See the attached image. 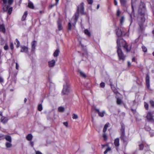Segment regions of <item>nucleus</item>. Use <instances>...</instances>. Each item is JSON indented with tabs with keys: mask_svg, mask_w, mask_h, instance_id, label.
Listing matches in <instances>:
<instances>
[{
	"mask_svg": "<svg viewBox=\"0 0 154 154\" xmlns=\"http://www.w3.org/2000/svg\"><path fill=\"white\" fill-rule=\"evenodd\" d=\"M100 7V5H98L97 6V9H98Z\"/></svg>",
	"mask_w": 154,
	"mask_h": 154,
	"instance_id": "obj_60",
	"label": "nucleus"
},
{
	"mask_svg": "<svg viewBox=\"0 0 154 154\" xmlns=\"http://www.w3.org/2000/svg\"><path fill=\"white\" fill-rule=\"evenodd\" d=\"M3 2L2 6L3 9L5 11H6L8 9L10 5L13 2V0H8L7 2V0H2Z\"/></svg>",
	"mask_w": 154,
	"mask_h": 154,
	"instance_id": "obj_4",
	"label": "nucleus"
},
{
	"mask_svg": "<svg viewBox=\"0 0 154 154\" xmlns=\"http://www.w3.org/2000/svg\"><path fill=\"white\" fill-rule=\"evenodd\" d=\"M84 33L85 34L88 36L89 37L91 36L90 32L87 29H86L84 30Z\"/></svg>",
	"mask_w": 154,
	"mask_h": 154,
	"instance_id": "obj_24",
	"label": "nucleus"
},
{
	"mask_svg": "<svg viewBox=\"0 0 154 154\" xmlns=\"http://www.w3.org/2000/svg\"><path fill=\"white\" fill-rule=\"evenodd\" d=\"M8 49V45L7 44H5L4 47V49L5 50H7Z\"/></svg>",
	"mask_w": 154,
	"mask_h": 154,
	"instance_id": "obj_47",
	"label": "nucleus"
},
{
	"mask_svg": "<svg viewBox=\"0 0 154 154\" xmlns=\"http://www.w3.org/2000/svg\"><path fill=\"white\" fill-rule=\"evenodd\" d=\"M146 118L150 121L154 122V119H153V116L151 112H149L147 113Z\"/></svg>",
	"mask_w": 154,
	"mask_h": 154,
	"instance_id": "obj_5",
	"label": "nucleus"
},
{
	"mask_svg": "<svg viewBox=\"0 0 154 154\" xmlns=\"http://www.w3.org/2000/svg\"><path fill=\"white\" fill-rule=\"evenodd\" d=\"M103 137L104 140H106L107 139V137L105 134H103Z\"/></svg>",
	"mask_w": 154,
	"mask_h": 154,
	"instance_id": "obj_37",
	"label": "nucleus"
},
{
	"mask_svg": "<svg viewBox=\"0 0 154 154\" xmlns=\"http://www.w3.org/2000/svg\"><path fill=\"white\" fill-rule=\"evenodd\" d=\"M114 144L115 146H119V139L118 138L116 139L114 142Z\"/></svg>",
	"mask_w": 154,
	"mask_h": 154,
	"instance_id": "obj_17",
	"label": "nucleus"
},
{
	"mask_svg": "<svg viewBox=\"0 0 154 154\" xmlns=\"http://www.w3.org/2000/svg\"><path fill=\"white\" fill-rule=\"evenodd\" d=\"M146 84L147 87L149 88L150 87L149 77L148 75H147L146 78Z\"/></svg>",
	"mask_w": 154,
	"mask_h": 154,
	"instance_id": "obj_7",
	"label": "nucleus"
},
{
	"mask_svg": "<svg viewBox=\"0 0 154 154\" xmlns=\"http://www.w3.org/2000/svg\"><path fill=\"white\" fill-rule=\"evenodd\" d=\"M0 31L3 33L5 32V29L4 25L3 24L0 25Z\"/></svg>",
	"mask_w": 154,
	"mask_h": 154,
	"instance_id": "obj_13",
	"label": "nucleus"
},
{
	"mask_svg": "<svg viewBox=\"0 0 154 154\" xmlns=\"http://www.w3.org/2000/svg\"><path fill=\"white\" fill-rule=\"evenodd\" d=\"M142 48L143 50V51L145 52H147V48L144 46H142Z\"/></svg>",
	"mask_w": 154,
	"mask_h": 154,
	"instance_id": "obj_38",
	"label": "nucleus"
},
{
	"mask_svg": "<svg viewBox=\"0 0 154 154\" xmlns=\"http://www.w3.org/2000/svg\"><path fill=\"white\" fill-rule=\"evenodd\" d=\"M125 18L123 16L122 17L120 20V22L121 24H122L124 23V21Z\"/></svg>",
	"mask_w": 154,
	"mask_h": 154,
	"instance_id": "obj_32",
	"label": "nucleus"
},
{
	"mask_svg": "<svg viewBox=\"0 0 154 154\" xmlns=\"http://www.w3.org/2000/svg\"><path fill=\"white\" fill-rule=\"evenodd\" d=\"M56 5L55 4H54L53 5H51L50 6V8H52L53 7H54V6Z\"/></svg>",
	"mask_w": 154,
	"mask_h": 154,
	"instance_id": "obj_55",
	"label": "nucleus"
},
{
	"mask_svg": "<svg viewBox=\"0 0 154 154\" xmlns=\"http://www.w3.org/2000/svg\"><path fill=\"white\" fill-rule=\"evenodd\" d=\"M87 1L89 4H91L93 2V0H87Z\"/></svg>",
	"mask_w": 154,
	"mask_h": 154,
	"instance_id": "obj_46",
	"label": "nucleus"
},
{
	"mask_svg": "<svg viewBox=\"0 0 154 154\" xmlns=\"http://www.w3.org/2000/svg\"><path fill=\"white\" fill-rule=\"evenodd\" d=\"M151 106L153 107H154V101L153 100H150L149 101Z\"/></svg>",
	"mask_w": 154,
	"mask_h": 154,
	"instance_id": "obj_40",
	"label": "nucleus"
},
{
	"mask_svg": "<svg viewBox=\"0 0 154 154\" xmlns=\"http://www.w3.org/2000/svg\"><path fill=\"white\" fill-rule=\"evenodd\" d=\"M109 125V123H106L105 124V126L104 127V128L103 129V132H105L107 130V128L108 127Z\"/></svg>",
	"mask_w": 154,
	"mask_h": 154,
	"instance_id": "obj_26",
	"label": "nucleus"
},
{
	"mask_svg": "<svg viewBox=\"0 0 154 154\" xmlns=\"http://www.w3.org/2000/svg\"><path fill=\"white\" fill-rule=\"evenodd\" d=\"M144 107L146 110H148L149 108V105L146 103L144 102Z\"/></svg>",
	"mask_w": 154,
	"mask_h": 154,
	"instance_id": "obj_35",
	"label": "nucleus"
},
{
	"mask_svg": "<svg viewBox=\"0 0 154 154\" xmlns=\"http://www.w3.org/2000/svg\"><path fill=\"white\" fill-rule=\"evenodd\" d=\"M102 146L103 147H105V146L106 145H102Z\"/></svg>",
	"mask_w": 154,
	"mask_h": 154,
	"instance_id": "obj_62",
	"label": "nucleus"
},
{
	"mask_svg": "<svg viewBox=\"0 0 154 154\" xmlns=\"http://www.w3.org/2000/svg\"><path fill=\"white\" fill-rule=\"evenodd\" d=\"M72 118L73 119H76L78 118V116L76 114H73L72 115Z\"/></svg>",
	"mask_w": 154,
	"mask_h": 154,
	"instance_id": "obj_36",
	"label": "nucleus"
},
{
	"mask_svg": "<svg viewBox=\"0 0 154 154\" xmlns=\"http://www.w3.org/2000/svg\"><path fill=\"white\" fill-rule=\"evenodd\" d=\"M100 86L102 88H104L105 86V84L104 82H101L100 84Z\"/></svg>",
	"mask_w": 154,
	"mask_h": 154,
	"instance_id": "obj_44",
	"label": "nucleus"
},
{
	"mask_svg": "<svg viewBox=\"0 0 154 154\" xmlns=\"http://www.w3.org/2000/svg\"><path fill=\"white\" fill-rule=\"evenodd\" d=\"M58 30L60 31L63 29V27L61 25V23L60 20H58L57 23Z\"/></svg>",
	"mask_w": 154,
	"mask_h": 154,
	"instance_id": "obj_16",
	"label": "nucleus"
},
{
	"mask_svg": "<svg viewBox=\"0 0 154 154\" xmlns=\"http://www.w3.org/2000/svg\"><path fill=\"white\" fill-rule=\"evenodd\" d=\"M12 142H7L5 143V146L7 148H11L12 146Z\"/></svg>",
	"mask_w": 154,
	"mask_h": 154,
	"instance_id": "obj_19",
	"label": "nucleus"
},
{
	"mask_svg": "<svg viewBox=\"0 0 154 154\" xmlns=\"http://www.w3.org/2000/svg\"><path fill=\"white\" fill-rule=\"evenodd\" d=\"M60 51L59 49H56L53 55L54 57H57L59 55Z\"/></svg>",
	"mask_w": 154,
	"mask_h": 154,
	"instance_id": "obj_14",
	"label": "nucleus"
},
{
	"mask_svg": "<svg viewBox=\"0 0 154 154\" xmlns=\"http://www.w3.org/2000/svg\"><path fill=\"white\" fill-rule=\"evenodd\" d=\"M132 61L133 62H135V59L134 57H133L132 59Z\"/></svg>",
	"mask_w": 154,
	"mask_h": 154,
	"instance_id": "obj_58",
	"label": "nucleus"
},
{
	"mask_svg": "<svg viewBox=\"0 0 154 154\" xmlns=\"http://www.w3.org/2000/svg\"><path fill=\"white\" fill-rule=\"evenodd\" d=\"M152 32L153 34H154V30L152 31Z\"/></svg>",
	"mask_w": 154,
	"mask_h": 154,
	"instance_id": "obj_63",
	"label": "nucleus"
},
{
	"mask_svg": "<svg viewBox=\"0 0 154 154\" xmlns=\"http://www.w3.org/2000/svg\"><path fill=\"white\" fill-rule=\"evenodd\" d=\"M121 14V11H120L119 9H118L117 11L116 15L117 17H119Z\"/></svg>",
	"mask_w": 154,
	"mask_h": 154,
	"instance_id": "obj_31",
	"label": "nucleus"
},
{
	"mask_svg": "<svg viewBox=\"0 0 154 154\" xmlns=\"http://www.w3.org/2000/svg\"><path fill=\"white\" fill-rule=\"evenodd\" d=\"M137 0H131V7H132V11L131 13L130 14V15L131 17V18L132 17V15H134V8L135 6V2L137 1Z\"/></svg>",
	"mask_w": 154,
	"mask_h": 154,
	"instance_id": "obj_6",
	"label": "nucleus"
},
{
	"mask_svg": "<svg viewBox=\"0 0 154 154\" xmlns=\"http://www.w3.org/2000/svg\"><path fill=\"white\" fill-rule=\"evenodd\" d=\"M16 68L17 69H19V65L17 63H16Z\"/></svg>",
	"mask_w": 154,
	"mask_h": 154,
	"instance_id": "obj_50",
	"label": "nucleus"
},
{
	"mask_svg": "<svg viewBox=\"0 0 154 154\" xmlns=\"http://www.w3.org/2000/svg\"><path fill=\"white\" fill-rule=\"evenodd\" d=\"M150 136L152 137L154 135V131L151 130L149 132Z\"/></svg>",
	"mask_w": 154,
	"mask_h": 154,
	"instance_id": "obj_42",
	"label": "nucleus"
},
{
	"mask_svg": "<svg viewBox=\"0 0 154 154\" xmlns=\"http://www.w3.org/2000/svg\"><path fill=\"white\" fill-rule=\"evenodd\" d=\"M122 103V100L119 99V98H117V103L118 105H120Z\"/></svg>",
	"mask_w": 154,
	"mask_h": 154,
	"instance_id": "obj_33",
	"label": "nucleus"
},
{
	"mask_svg": "<svg viewBox=\"0 0 154 154\" xmlns=\"http://www.w3.org/2000/svg\"><path fill=\"white\" fill-rule=\"evenodd\" d=\"M114 4L115 5H117V2L116 0H114Z\"/></svg>",
	"mask_w": 154,
	"mask_h": 154,
	"instance_id": "obj_53",
	"label": "nucleus"
},
{
	"mask_svg": "<svg viewBox=\"0 0 154 154\" xmlns=\"http://www.w3.org/2000/svg\"><path fill=\"white\" fill-rule=\"evenodd\" d=\"M56 63V61L54 60H52L49 61L48 62V66L49 67H53L55 65Z\"/></svg>",
	"mask_w": 154,
	"mask_h": 154,
	"instance_id": "obj_9",
	"label": "nucleus"
},
{
	"mask_svg": "<svg viewBox=\"0 0 154 154\" xmlns=\"http://www.w3.org/2000/svg\"><path fill=\"white\" fill-rule=\"evenodd\" d=\"M8 120V119L7 117H2L1 118V122L4 124L6 123Z\"/></svg>",
	"mask_w": 154,
	"mask_h": 154,
	"instance_id": "obj_12",
	"label": "nucleus"
},
{
	"mask_svg": "<svg viewBox=\"0 0 154 154\" xmlns=\"http://www.w3.org/2000/svg\"><path fill=\"white\" fill-rule=\"evenodd\" d=\"M5 140L9 142H12V139L11 137L9 135H5Z\"/></svg>",
	"mask_w": 154,
	"mask_h": 154,
	"instance_id": "obj_15",
	"label": "nucleus"
},
{
	"mask_svg": "<svg viewBox=\"0 0 154 154\" xmlns=\"http://www.w3.org/2000/svg\"><path fill=\"white\" fill-rule=\"evenodd\" d=\"M116 35L118 37L122 35V31L119 29H116Z\"/></svg>",
	"mask_w": 154,
	"mask_h": 154,
	"instance_id": "obj_18",
	"label": "nucleus"
},
{
	"mask_svg": "<svg viewBox=\"0 0 154 154\" xmlns=\"http://www.w3.org/2000/svg\"><path fill=\"white\" fill-rule=\"evenodd\" d=\"M112 89L113 90V91L114 93H116V90H113V88H112Z\"/></svg>",
	"mask_w": 154,
	"mask_h": 154,
	"instance_id": "obj_61",
	"label": "nucleus"
},
{
	"mask_svg": "<svg viewBox=\"0 0 154 154\" xmlns=\"http://www.w3.org/2000/svg\"><path fill=\"white\" fill-rule=\"evenodd\" d=\"M30 144L32 146H33L34 145L33 142L32 141H31L30 142Z\"/></svg>",
	"mask_w": 154,
	"mask_h": 154,
	"instance_id": "obj_54",
	"label": "nucleus"
},
{
	"mask_svg": "<svg viewBox=\"0 0 154 154\" xmlns=\"http://www.w3.org/2000/svg\"><path fill=\"white\" fill-rule=\"evenodd\" d=\"M28 6L29 8L31 9H34V6L33 4L31 2H29Z\"/></svg>",
	"mask_w": 154,
	"mask_h": 154,
	"instance_id": "obj_20",
	"label": "nucleus"
},
{
	"mask_svg": "<svg viewBox=\"0 0 154 154\" xmlns=\"http://www.w3.org/2000/svg\"><path fill=\"white\" fill-rule=\"evenodd\" d=\"M121 42H125L122 39H118L117 41V53L119 57V60H125V56L124 55L122 50L120 48L121 46Z\"/></svg>",
	"mask_w": 154,
	"mask_h": 154,
	"instance_id": "obj_2",
	"label": "nucleus"
},
{
	"mask_svg": "<svg viewBox=\"0 0 154 154\" xmlns=\"http://www.w3.org/2000/svg\"><path fill=\"white\" fill-rule=\"evenodd\" d=\"M36 42L35 41H34L32 42V51H34L35 50Z\"/></svg>",
	"mask_w": 154,
	"mask_h": 154,
	"instance_id": "obj_10",
	"label": "nucleus"
},
{
	"mask_svg": "<svg viewBox=\"0 0 154 154\" xmlns=\"http://www.w3.org/2000/svg\"><path fill=\"white\" fill-rule=\"evenodd\" d=\"M123 47L126 49V50L128 51V45H125L124 46H123Z\"/></svg>",
	"mask_w": 154,
	"mask_h": 154,
	"instance_id": "obj_49",
	"label": "nucleus"
},
{
	"mask_svg": "<svg viewBox=\"0 0 154 154\" xmlns=\"http://www.w3.org/2000/svg\"><path fill=\"white\" fill-rule=\"evenodd\" d=\"M125 137V133L124 131L122 132V133L121 136V139L122 140H124V138Z\"/></svg>",
	"mask_w": 154,
	"mask_h": 154,
	"instance_id": "obj_41",
	"label": "nucleus"
},
{
	"mask_svg": "<svg viewBox=\"0 0 154 154\" xmlns=\"http://www.w3.org/2000/svg\"><path fill=\"white\" fill-rule=\"evenodd\" d=\"M111 149L110 147H108L106 150L104 152V154H106L108 152L111 150Z\"/></svg>",
	"mask_w": 154,
	"mask_h": 154,
	"instance_id": "obj_34",
	"label": "nucleus"
},
{
	"mask_svg": "<svg viewBox=\"0 0 154 154\" xmlns=\"http://www.w3.org/2000/svg\"><path fill=\"white\" fill-rule=\"evenodd\" d=\"M139 149L141 150H142L144 147V145L142 143H139L138 145Z\"/></svg>",
	"mask_w": 154,
	"mask_h": 154,
	"instance_id": "obj_27",
	"label": "nucleus"
},
{
	"mask_svg": "<svg viewBox=\"0 0 154 154\" xmlns=\"http://www.w3.org/2000/svg\"><path fill=\"white\" fill-rule=\"evenodd\" d=\"M32 136L31 134H28L26 137V139L29 141L32 140Z\"/></svg>",
	"mask_w": 154,
	"mask_h": 154,
	"instance_id": "obj_21",
	"label": "nucleus"
},
{
	"mask_svg": "<svg viewBox=\"0 0 154 154\" xmlns=\"http://www.w3.org/2000/svg\"><path fill=\"white\" fill-rule=\"evenodd\" d=\"M27 101V99L25 98L24 99V103H25Z\"/></svg>",
	"mask_w": 154,
	"mask_h": 154,
	"instance_id": "obj_59",
	"label": "nucleus"
},
{
	"mask_svg": "<svg viewBox=\"0 0 154 154\" xmlns=\"http://www.w3.org/2000/svg\"><path fill=\"white\" fill-rule=\"evenodd\" d=\"M36 154H42L39 151H36Z\"/></svg>",
	"mask_w": 154,
	"mask_h": 154,
	"instance_id": "obj_52",
	"label": "nucleus"
},
{
	"mask_svg": "<svg viewBox=\"0 0 154 154\" xmlns=\"http://www.w3.org/2000/svg\"><path fill=\"white\" fill-rule=\"evenodd\" d=\"M15 44H16V47L17 48L19 47L20 45V43L19 41L17 39H16Z\"/></svg>",
	"mask_w": 154,
	"mask_h": 154,
	"instance_id": "obj_30",
	"label": "nucleus"
},
{
	"mask_svg": "<svg viewBox=\"0 0 154 154\" xmlns=\"http://www.w3.org/2000/svg\"><path fill=\"white\" fill-rule=\"evenodd\" d=\"M58 110L59 112H63L64 111L65 109L64 107L63 106H60L58 108Z\"/></svg>",
	"mask_w": 154,
	"mask_h": 154,
	"instance_id": "obj_25",
	"label": "nucleus"
},
{
	"mask_svg": "<svg viewBox=\"0 0 154 154\" xmlns=\"http://www.w3.org/2000/svg\"><path fill=\"white\" fill-rule=\"evenodd\" d=\"M71 91L72 90L69 84L66 83L63 85V88L61 92L62 94L63 95H68Z\"/></svg>",
	"mask_w": 154,
	"mask_h": 154,
	"instance_id": "obj_3",
	"label": "nucleus"
},
{
	"mask_svg": "<svg viewBox=\"0 0 154 154\" xmlns=\"http://www.w3.org/2000/svg\"><path fill=\"white\" fill-rule=\"evenodd\" d=\"M63 124L66 127H68V123L67 122H64Z\"/></svg>",
	"mask_w": 154,
	"mask_h": 154,
	"instance_id": "obj_48",
	"label": "nucleus"
},
{
	"mask_svg": "<svg viewBox=\"0 0 154 154\" xmlns=\"http://www.w3.org/2000/svg\"><path fill=\"white\" fill-rule=\"evenodd\" d=\"M12 11V8H10L8 10V13L9 14H10Z\"/></svg>",
	"mask_w": 154,
	"mask_h": 154,
	"instance_id": "obj_51",
	"label": "nucleus"
},
{
	"mask_svg": "<svg viewBox=\"0 0 154 154\" xmlns=\"http://www.w3.org/2000/svg\"><path fill=\"white\" fill-rule=\"evenodd\" d=\"M59 0H56V3L55 4V5H57L59 2Z\"/></svg>",
	"mask_w": 154,
	"mask_h": 154,
	"instance_id": "obj_56",
	"label": "nucleus"
},
{
	"mask_svg": "<svg viewBox=\"0 0 154 154\" xmlns=\"http://www.w3.org/2000/svg\"><path fill=\"white\" fill-rule=\"evenodd\" d=\"M95 110H96L98 113L99 116L101 117H103L104 116V114L105 113V111L102 112H100L99 109L95 108Z\"/></svg>",
	"mask_w": 154,
	"mask_h": 154,
	"instance_id": "obj_8",
	"label": "nucleus"
},
{
	"mask_svg": "<svg viewBox=\"0 0 154 154\" xmlns=\"http://www.w3.org/2000/svg\"><path fill=\"white\" fill-rule=\"evenodd\" d=\"M79 13L83 15L86 14L84 12V3L83 2L81 3L78 6L77 11L72 18V20H73L74 21V23L73 24L74 25L75 24L79 17Z\"/></svg>",
	"mask_w": 154,
	"mask_h": 154,
	"instance_id": "obj_1",
	"label": "nucleus"
},
{
	"mask_svg": "<svg viewBox=\"0 0 154 154\" xmlns=\"http://www.w3.org/2000/svg\"><path fill=\"white\" fill-rule=\"evenodd\" d=\"M152 55L154 56V51L152 53Z\"/></svg>",
	"mask_w": 154,
	"mask_h": 154,
	"instance_id": "obj_64",
	"label": "nucleus"
},
{
	"mask_svg": "<svg viewBox=\"0 0 154 154\" xmlns=\"http://www.w3.org/2000/svg\"><path fill=\"white\" fill-rule=\"evenodd\" d=\"M143 22L139 23V25L140 27V30L141 31H142L143 29Z\"/></svg>",
	"mask_w": 154,
	"mask_h": 154,
	"instance_id": "obj_28",
	"label": "nucleus"
},
{
	"mask_svg": "<svg viewBox=\"0 0 154 154\" xmlns=\"http://www.w3.org/2000/svg\"><path fill=\"white\" fill-rule=\"evenodd\" d=\"M79 72L80 73L81 75L84 78H86V75L85 74L84 72H83L81 71H79Z\"/></svg>",
	"mask_w": 154,
	"mask_h": 154,
	"instance_id": "obj_29",
	"label": "nucleus"
},
{
	"mask_svg": "<svg viewBox=\"0 0 154 154\" xmlns=\"http://www.w3.org/2000/svg\"><path fill=\"white\" fill-rule=\"evenodd\" d=\"M121 5L123 6H125L126 5L127 1L126 0H120Z\"/></svg>",
	"mask_w": 154,
	"mask_h": 154,
	"instance_id": "obj_23",
	"label": "nucleus"
},
{
	"mask_svg": "<svg viewBox=\"0 0 154 154\" xmlns=\"http://www.w3.org/2000/svg\"><path fill=\"white\" fill-rule=\"evenodd\" d=\"M21 49L20 50L21 52L26 53L27 52L28 48L27 47L25 46H23L21 47Z\"/></svg>",
	"mask_w": 154,
	"mask_h": 154,
	"instance_id": "obj_11",
	"label": "nucleus"
},
{
	"mask_svg": "<svg viewBox=\"0 0 154 154\" xmlns=\"http://www.w3.org/2000/svg\"><path fill=\"white\" fill-rule=\"evenodd\" d=\"M27 15V11L25 12L24 13V14L23 15L22 17V20L23 21L25 20Z\"/></svg>",
	"mask_w": 154,
	"mask_h": 154,
	"instance_id": "obj_22",
	"label": "nucleus"
},
{
	"mask_svg": "<svg viewBox=\"0 0 154 154\" xmlns=\"http://www.w3.org/2000/svg\"><path fill=\"white\" fill-rule=\"evenodd\" d=\"M128 65L129 66H131V64L130 62H128Z\"/></svg>",
	"mask_w": 154,
	"mask_h": 154,
	"instance_id": "obj_57",
	"label": "nucleus"
},
{
	"mask_svg": "<svg viewBox=\"0 0 154 154\" xmlns=\"http://www.w3.org/2000/svg\"><path fill=\"white\" fill-rule=\"evenodd\" d=\"M10 47L11 49L12 50L14 48V45L12 43H11L10 44Z\"/></svg>",
	"mask_w": 154,
	"mask_h": 154,
	"instance_id": "obj_45",
	"label": "nucleus"
},
{
	"mask_svg": "<svg viewBox=\"0 0 154 154\" xmlns=\"http://www.w3.org/2000/svg\"><path fill=\"white\" fill-rule=\"evenodd\" d=\"M68 29L69 30H71L72 29V25L70 22H69L68 23Z\"/></svg>",
	"mask_w": 154,
	"mask_h": 154,
	"instance_id": "obj_43",
	"label": "nucleus"
},
{
	"mask_svg": "<svg viewBox=\"0 0 154 154\" xmlns=\"http://www.w3.org/2000/svg\"><path fill=\"white\" fill-rule=\"evenodd\" d=\"M38 109L39 111H41L42 109V106L41 104H39L38 106Z\"/></svg>",
	"mask_w": 154,
	"mask_h": 154,
	"instance_id": "obj_39",
	"label": "nucleus"
}]
</instances>
